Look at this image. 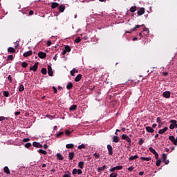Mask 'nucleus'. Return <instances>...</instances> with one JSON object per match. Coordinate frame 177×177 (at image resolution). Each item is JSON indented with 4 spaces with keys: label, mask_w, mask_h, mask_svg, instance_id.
<instances>
[{
    "label": "nucleus",
    "mask_w": 177,
    "mask_h": 177,
    "mask_svg": "<svg viewBox=\"0 0 177 177\" xmlns=\"http://www.w3.org/2000/svg\"><path fill=\"white\" fill-rule=\"evenodd\" d=\"M30 71H37L38 70V62L35 63V64L30 67Z\"/></svg>",
    "instance_id": "2"
},
{
    "label": "nucleus",
    "mask_w": 177,
    "mask_h": 177,
    "mask_svg": "<svg viewBox=\"0 0 177 177\" xmlns=\"http://www.w3.org/2000/svg\"><path fill=\"white\" fill-rule=\"evenodd\" d=\"M138 158H139V156L138 155H134L129 158V161H133V160H136Z\"/></svg>",
    "instance_id": "20"
},
{
    "label": "nucleus",
    "mask_w": 177,
    "mask_h": 177,
    "mask_svg": "<svg viewBox=\"0 0 177 177\" xmlns=\"http://www.w3.org/2000/svg\"><path fill=\"white\" fill-rule=\"evenodd\" d=\"M93 156L95 158H100V155L97 153H95L93 154Z\"/></svg>",
    "instance_id": "46"
},
{
    "label": "nucleus",
    "mask_w": 177,
    "mask_h": 177,
    "mask_svg": "<svg viewBox=\"0 0 177 177\" xmlns=\"http://www.w3.org/2000/svg\"><path fill=\"white\" fill-rule=\"evenodd\" d=\"M64 133V132L61 131L59 133L57 134V138H59V136H62V135H63Z\"/></svg>",
    "instance_id": "56"
},
{
    "label": "nucleus",
    "mask_w": 177,
    "mask_h": 177,
    "mask_svg": "<svg viewBox=\"0 0 177 177\" xmlns=\"http://www.w3.org/2000/svg\"><path fill=\"white\" fill-rule=\"evenodd\" d=\"M48 73L50 77H53V71L52 70V66H50V65L48 66Z\"/></svg>",
    "instance_id": "8"
},
{
    "label": "nucleus",
    "mask_w": 177,
    "mask_h": 177,
    "mask_svg": "<svg viewBox=\"0 0 177 177\" xmlns=\"http://www.w3.org/2000/svg\"><path fill=\"white\" fill-rule=\"evenodd\" d=\"M142 143H145V140H143L142 138H140L138 141V145H140V146H142Z\"/></svg>",
    "instance_id": "45"
},
{
    "label": "nucleus",
    "mask_w": 177,
    "mask_h": 177,
    "mask_svg": "<svg viewBox=\"0 0 177 177\" xmlns=\"http://www.w3.org/2000/svg\"><path fill=\"white\" fill-rule=\"evenodd\" d=\"M117 176H118V174L117 173H112L109 176V177H117Z\"/></svg>",
    "instance_id": "42"
},
{
    "label": "nucleus",
    "mask_w": 177,
    "mask_h": 177,
    "mask_svg": "<svg viewBox=\"0 0 177 177\" xmlns=\"http://www.w3.org/2000/svg\"><path fill=\"white\" fill-rule=\"evenodd\" d=\"M32 145H33L34 147H38V148L44 147V146H42V145H41V143H39V142H33Z\"/></svg>",
    "instance_id": "12"
},
{
    "label": "nucleus",
    "mask_w": 177,
    "mask_h": 177,
    "mask_svg": "<svg viewBox=\"0 0 177 177\" xmlns=\"http://www.w3.org/2000/svg\"><path fill=\"white\" fill-rule=\"evenodd\" d=\"M8 81H10V82H12V76L10 75H8Z\"/></svg>",
    "instance_id": "60"
},
{
    "label": "nucleus",
    "mask_w": 177,
    "mask_h": 177,
    "mask_svg": "<svg viewBox=\"0 0 177 177\" xmlns=\"http://www.w3.org/2000/svg\"><path fill=\"white\" fill-rule=\"evenodd\" d=\"M3 171L7 174V175H10V170H9V167H8V166L4 167Z\"/></svg>",
    "instance_id": "19"
},
{
    "label": "nucleus",
    "mask_w": 177,
    "mask_h": 177,
    "mask_svg": "<svg viewBox=\"0 0 177 177\" xmlns=\"http://www.w3.org/2000/svg\"><path fill=\"white\" fill-rule=\"evenodd\" d=\"M20 114H21L20 111H17V112L15 113V115H20Z\"/></svg>",
    "instance_id": "64"
},
{
    "label": "nucleus",
    "mask_w": 177,
    "mask_h": 177,
    "mask_svg": "<svg viewBox=\"0 0 177 177\" xmlns=\"http://www.w3.org/2000/svg\"><path fill=\"white\" fill-rule=\"evenodd\" d=\"M5 120H8V118L0 116V121H3Z\"/></svg>",
    "instance_id": "53"
},
{
    "label": "nucleus",
    "mask_w": 177,
    "mask_h": 177,
    "mask_svg": "<svg viewBox=\"0 0 177 177\" xmlns=\"http://www.w3.org/2000/svg\"><path fill=\"white\" fill-rule=\"evenodd\" d=\"M141 26L140 25H136L133 28L131 29L130 31H127L126 32L131 34V32H132L133 31H135L136 30V28H140Z\"/></svg>",
    "instance_id": "15"
},
{
    "label": "nucleus",
    "mask_w": 177,
    "mask_h": 177,
    "mask_svg": "<svg viewBox=\"0 0 177 177\" xmlns=\"http://www.w3.org/2000/svg\"><path fill=\"white\" fill-rule=\"evenodd\" d=\"M7 60H13V55H8Z\"/></svg>",
    "instance_id": "50"
},
{
    "label": "nucleus",
    "mask_w": 177,
    "mask_h": 177,
    "mask_svg": "<svg viewBox=\"0 0 177 177\" xmlns=\"http://www.w3.org/2000/svg\"><path fill=\"white\" fill-rule=\"evenodd\" d=\"M122 169V166H116V167H114L111 169H110V172H114L115 171L118 170V171H120Z\"/></svg>",
    "instance_id": "4"
},
{
    "label": "nucleus",
    "mask_w": 177,
    "mask_h": 177,
    "mask_svg": "<svg viewBox=\"0 0 177 177\" xmlns=\"http://www.w3.org/2000/svg\"><path fill=\"white\" fill-rule=\"evenodd\" d=\"M25 147H26L27 149H28V147H31V143L27 142L26 144H25Z\"/></svg>",
    "instance_id": "47"
},
{
    "label": "nucleus",
    "mask_w": 177,
    "mask_h": 177,
    "mask_svg": "<svg viewBox=\"0 0 177 177\" xmlns=\"http://www.w3.org/2000/svg\"><path fill=\"white\" fill-rule=\"evenodd\" d=\"M146 131H147V132H149V133H154V129H153V128L151 127H147Z\"/></svg>",
    "instance_id": "16"
},
{
    "label": "nucleus",
    "mask_w": 177,
    "mask_h": 177,
    "mask_svg": "<svg viewBox=\"0 0 177 177\" xmlns=\"http://www.w3.org/2000/svg\"><path fill=\"white\" fill-rule=\"evenodd\" d=\"M143 31H144L145 32H146L147 34H148L149 32H150V30H149V28H145L143 29Z\"/></svg>",
    "instance_id": "52"
},
{
    "label": "nucleus",
    "mask_w": 177,
    "mask_h": 177,
    "mask_svg": "<svg viewBox=\"0 0 177 177\" xmlns=\"http://www.w3.org/2000/svg\"><path fill=\"white\" fill-rule=\"evenodd\" d=\"M38 152L41 154H44V156H46L48 154V152L44 149H39Z\"/></svg>",
    "instance_id": "27"
},
{
    "label": "nucleus",
    "mask_w": 177,
    "mask_h": 177,
    "mask_svg": "<svg viewBox=\"0 0 177 177\" xmlns=\"http://www.w3.org/2000/svg\"><path fill=\"white\" fill-rule=\"evenodd\" d=\"M3 96H5V97H9V91H4Z\"/></svg>",
    "instance_id": "43"
},
{
    "label": "nucleus",
    "mask_w": 177,
    "mask_h": 177,
    "mask_svg": "<svg viewBox=\"0 0 177 177\" xmlns=\"http://www.w3.org/2000/svg\"><path fill=\"white\" fill-rule=\"evenodd\" d=\"M70 111H74L75 110H77V105L76 104H73L72 106H71V107L69 108Z\"/></svg>",
    "instance_id": "24"
},
{
    "label": "nucleus",
    "mask_w": 177,
    "mask_h": 177,
    "mask_svg": "<svg viewBox=\"0 0 177 177\" xmlns=\"http://www.w3.org/2000/svg\"><path fill=\"white\" fill-rule=\"evenodd\" d=\"M129 171H133V166H131L128 168Z\"/></svg>",
    "instance_id": "63"
},
{
    "label": "nucleus",
    "mask_w": 177,
    "mask_h": 177,
    "mask_svg": "<svg viewBox=\"0 0 177 177\" xmlns=\"http://www.w3.org/2000/svg\"><path fill=\"white\" fill-rule=\"evenodd\" d=\"M122 139L123 140H127V142H128L129 143H131V138H129V136H128L125 134L122 135Z\"/></svg>",
    "instance_id": "5"
},
{
    "label": "nucleus",
    "mask_w": 177,
    "mask_h": 177,
    "mask_svg": "<svg viewBox=\"0 0 177 177\" xmlns=\"http://www.w3.org/2000/svg\"><path fill=\"white\" fill-rule=\"evenodd\" d=\"M75 73H78V70L73 69L72 71H71V75H72V77H74L75 75Z\"/></svg>",
    "instance_id": "30"
},
{
    "label": "nucleus",
    "mask_w": 177,
    "mask_h": 177,
    "mask_svg": "<svg viewBox=\"0 0 177 177\" xmlns=\"http://www.w3.org/2000/svg\"><path fill=\"white\" fill-rule=\"evenodd\" d=\"M57 160H60L61 161H63V160H64V157L60 153H57Z\"/></svg>",
    "instance_id": "17"
},
{
    "label": "nucleus",
    "mask_w": 177,
    "mask_h": 177,
    "mask_svg": "<svg viewBox=\"0 0 177 177\" xmlns=\"http://www.w3.org/2000/svg\"><path fill=\"white\" fill-rule=\"evenodd\" d=\"M73 175H77V169H73L72 171Z\"/></svg>",
    "instance_id": "48"
},
{
    "label": "nucleus",
    "mask_w": 177,
    "mask_h": 177,
    "mask_svg": "<svg viewBox=\"0 0 177 177\" xmlns=\"http://www.w3.org/2000/svg\"><path fill=\"white\" fill-rule=\"evenodd\" d=\"M77 174H78V175H81V174H82V170H81L80 169H78Z\"/></svg>",
    "instance_id": "59"
},
{
    "label": "nucleus",
    "mask_w": 177,
    "mask_h": 177,
    "mask_svg": "<svg viewBox=\"0 0 177 177\" xmlns=\"http://www.w3.org/2000/svg\"><path fill=\"white\" fill-rule=\"evenodd\" d=\"M156 122H157L158 124H161V118L158 117L157 119H156Z\"/></svg>",
    "instance_id": "54"
},
{
    "label": "nucleus",
    "mask_w": 177,
    "mask_h": 177,
    "mask_svg": "<svg viewBox=\"0 0 177 177\" xmlns=\"http://www.w3.org/2000/svg\"><path fill=\"white\" fill-rule=\"evenodd\" d=\"M77 149H79V150H81L82 149H85V145L82 144L81 145H79L77 147Z\"/></svg>",
    "instance_id": "39"
},
{
    "label": "nucleus",
    "mask_w": 177,
    "mask_h": 177,
    "mask_svg": "<svg viewBox=\"0 0 177 177\" xmlns=\"http://www.w3.org/2000/svg\"><path fill=\"white\" fill-rule=\"evenodd\" d=\"M23 142H30V138H24Z\"/></svg>",
    "instance_id": "61"
},
{
    "label": "nucleus",
    "mask_w": 177,
    "mask_h": 177,
    "mask_svg": "<svg viewBox=\"0 0 177 177\" xmlns=\"http://www.w3.org/2000/svg\"><path fill=\"white\" fill-rule=\"evenodd\" d=\"M67 52H71V47H70L69 46H65V49L62 52L63 56H64V55H66Z\"/></svg>",
    "instance_id": "3"
},
{
    "label": "nucleus",
    "mask_w": 177,
    "mask_h": 177,
    "mask_svg": "<svg viewBox=\"0 0 177 177\" xmlns=\"http://www.w3.org/2000/svg\"><path fill=\"white\" fill-rule=\"evenodd\" d=\"M47 46H50L52 45V41L50 40H48L46 43Z\"/></svg>",
    "instance_id": "55"
},
{
    "label": "nucleus",
    "mask_w": 177,
    "mask_h": 177,
    "mask_svg": "<svg viewBox=\"0 0 177 177\" xmlns=\"http://www.w3.org/2000/svg\"><path fill=\"white\" fill-rule=\"evenodd\" d=\"M46 117H48V118H49L50 120H53V118H55V117L49 115H47Z\"/></svg>",
    "instance_id": "58"
},
{
    "label": "nucleus",
    "mask_w": 177,
    "mask_h": 177,
    "mask_svg": "<svg viewBox=\"0 0 177 177\" xmlns=\"http://www.w3.org/2000/svg\"><path fill=\"white\" fill-rule=\"evenodd\" d=\"M167 131H168V127H165L163 129H160L158 131V133L160 135H162V133H165V132H167Z\"/></svg>",
    "instance_id": "14"
},
{
    "label": "nucleus",
    "mask_w": 177,
    "mask_h": 177,
    "mask_svg": "<svg viewBox=\"0 0 177 177\" xmlns=\"http://www.w3.org/2000/svg\"><path fill=\"white\" fill-rule=\"evenodd\" d=\"M19 92H23V91H24V86L23 84H21L19 86Z\"/></svg>",
    "instance_id": "38"
},
{
    "label": "nucleus",
    "mask_w": 177,
    "mask_h": 177,
    "mask_svg": "<svg viewBox=\"0 0 177 177\" xmlns=\"http://www.w3.org/2000/svg\"><path fill=\"white\" fill-rule=\"evenodd\" d=\"M106 168H107V166H106V165L98 167L97 168V171L100 172V171H104V169H106Z\"/></svg>",
    "instance_id": "28"
},
{
    "label": "nucleus",
    "mask_w": 177,
    "mask_h": 177,
    "mask_svg": "<svg viewBox=\"0 0 177 177\" xmlns=\"http://www.w3.org/2000/svg\"><path fill=\"white\" fill-rule=\"evenodd\" d=\"M145 8H140V10L137 12L138 16H142V15H145Z\"/></svg>",
    "instance_id": "10"
},
{
    "label": "nucleus",
    "mask_w": 177,
    "mask_h": 177,
    "mask_svg": "<svg viewBox=\"0 0 177 177\" xmlns=\"http://www.w3.org/2000/svg\"><path fill=\"white\" fill-rule=\"evenodd\" d=\"M107 149H108L109 156H113V147H111V145H108Z\"/></svg>",
    "instance_id": "11"
},
{
    "label": "nucleus",
    "mask_w": 177,
    "mask_h": 177,
    "mask_svg": "<svg viewBox=\"0 0 177 177\" xmlns=\"http://www.w3.org/2000/svg\"><path fill=\"white\" fill-rule=\"evenodd\" d=\"M57 7H59V3H58L54 2L51 5L52 9H56V8H57Z\"/></svg>",
    "instance_id": "25"
},
{
    "label": "nucleus",
    "mask_w": 177,
    "mask_h": 177,
    "mask_svg": "<svg viewBox=\"0 0 177 177\" xmlns=\"http://www.w3.org/2000/svg\"><path fill=\"white\" fill-rule=\"evenodd\" d=\"M140 160H142V161H150L151 160V158L150 157H141Z\"/></svg>",
    "instance_id": "29"
},
{
    "label": "nucleus",
    "mask_w": 177,
    "mask_h": 177,
    "mask_svg": "<svg viewBox=\"0 0 177 177\" xmlns=\"http://www.w3.org/2000/svg\"><path fill=\"white\" fill-rule=\"evenodd\" d=\"M149 151H151V153H152L153 154H156L157 153V151H156V149H154L153 147H149Z\"/></svg>",
    "instance_id": "34"
},
{
    "label": "nucleus",
    "mask_w": 177,
    "mask_h": 177,
    "mask_svg": "<svg viewBox=\"0 0 177 177\" xmlns=\"http://www.w3.org/2000/svg\"><path fill=\"white\" fill-rule=\"evenodd\" d=\"M113 142L114 143H118L120 142V138H118V136H114L113 138Z\"/></svg>",
    "instance_id": "21"
},
{
    "label": "nucleus",
    "mask_w": 177,
    "mask_h": 177,
    "mask_svg": "<svg viewBox=\"0 0 177 177\" xmlns=\"http://www.w3.org/2000/svg\"><path fill=\"white\" fill-rule=\"evenodd\" d=\"M66 89L70 90L73 89V83L72 82H68L67 86H66Z\"/></svg>",
    "instance_id": "26"
},
{
    "label": "nucleus",
    "mask_w": 177,
    "mask_h": 177,
    "mask_svg": "<svg viewBox=\"0 0 177 177\" xmlns=\"http://www.w3.org/2000/svg\"><path fill=\"white\" fill-rule=\"evenodd\" d=\"M75 42L78 44V42H81V37H77L75 39Z\"/></svg>",
    "instance_id": "51"
},
{
    "label": "nucleus",
    "mask_w": 177,
    "mask_h": 177,
    "mask_svg": "<svg viewBox=\"0 0 177 177\" xmlns=\"http://www.w3.org/2000/svg\"><path fill=\"white\" fill-rule=\"evenodd\" d=\"M8 52H9V53H15V52H16V50L13 48V47H9L8 48Z\"/></svg>",
    "instance_id": "23"
},
{
    "label": "nucleus",
    "mask_w": 177,
    "mask_h": 177,
    "mask_svg": "<svg viewBox=\"0 0 177 177\" xmlns=\"http://www.w3.org/2000/svg\"><path fill=\"white\" fill-rule=\"evenodd\" d=\"M74 152H70L68 155L69 160H73L74 158Z\"/></svg>",
    "instance_id": "32"
},
{
    "label": "nucleus",
    "mask_w": 177,
    "mask_h": 177,
    "mask_svg": "<svg viewBox=\"0 0 177 177\" xmlns=\"http://www.w3.org/2000/svg\"><path fill=\"white\" fill-rule=\"evenodd\" d=\"M38 57L40 59H45L46 57V53L44 52H39Z\"/></svg>",
    "instance_id": "9"
},
{
    "label": "nucleus",
    "mask_w": 177,
    "mask_h": 177,
    "mask_svg": "<svg viewBox=\"0 0 177 177\" xmlns=\"http://www.w3.org/2000/svg\"><path fill=\"white\" fill-rule=\"evenodd\" d=\"M65 133H66V135H67V136H70V135H71V131H70L68 130H66Z\"/></svg>",
    "instance_id": "49"
},
{
    "label": "nucleus",
    "mask_w": 177,
    "mask_h": 177,
    "mask_svg": "<svg viewBox=\"0 0 177 177\" xmlns=\"http://www.w3.org/2000/svg\"><path fill=\"white\" fill-rule=\"evenodd\" d=\"M53 89L54 91V93H57V88H56V87L53 86Z\"/></svg>",
    "instance_id": "57"
},
{
    "label": "nucleus",
    "mask_w": 177,
    "mask_h": 177,
    "mask_svg": "<svg viewBox=\"0 0 177 177\" xmlns=\"http://www.w3.org/2000/svg\"><path fill=\"white\" fill-rule=\"evenodd\" d=\"M169 139L172 142V143L175 145L177 146V137L175 138V136H169Z\"/></svg>",
    "instance_id": "1"
},
{
    "label": "nucleus",
    "mask_w": 177,
    "mask_h": 177,
    "mask_svg": "<svg viewBox=\"0 0 177 177\" xmlns=\"http://www.w3.org/2000/svg\"><path fill=\"white\" fill-rule=\"evenodd\" d=\"M66 173L67 174H64V175L63 176V177H71V173L70 171H66Z\"/></svg>",
    "instance_id": "36"
},
{
    "label": "nucleus",
    "mask_w": 177,
    "mask_h": 177,
    "mask_svg": "<svg viewBox=\"0 0 177 177\" xmlns=\"http://www.w3.org/2000/svg\"><path fill=\"white\" fill-rule=\"evenodd\" d=\"M84 162L82 161L79 162L78 167L79 168H81L82 169L84 168Z\"/></svg>",
    "instance_id": "33"
},
{
    "label": "nucleus",
    "mask_w": 177,
    "mask_h": 177,
    "mask_svg": "<svg viewBox=\"0 0 177 177\" xmlns=\"http://www.w3.org/2000/svg\"><path fill=\"white\" fill-rule=\"evenodd\" d=\"M66 147V149H73L74 147V144H67Z\"/></svg>",
    "instance_id": "35"
},
{
    "label": "nucleus",
    "mask_w": 177,
    "mask_h": 177,
    "mask_svg": "<svg viewBox=\"0 0 177 177\" xmlns=\"http://www.w3.org/2000/svg\"><path fill=\"white\" fill-rule=\"evenodd\" d=\"M130 12H131L132 13L136 12V6H132V7L130 8Z\"/></svg>",
    "instance_id": "37"
},
{
    "label": "nucleus",
    "mask_w": 177,
    "mask_h": 177,
    "mask_svg": "<svg viewBox=\"0 0 177 177\" xmlns=\"http://www.w3.org/2000/svg\"><path fill=\"white\" fill-rule=\"evenodd\" d=\"M170 122L171 124L169 125V128L171 129H174L175 128V125L176 124L177 121L176 120H170Z\"/></svg>",
    "instance_id": "6"
},
{
    "label": "nucleus",
    "mask_w": 177,
    "mask_h": 177,
    "mask_svg": "<svg viewBox=\"0 0 177 177\" xmlns=\"http://www.w3.org/2000/svg\"><path fill=\"white\" fill-rule=\"evenodd\" d=\"M58 9H59V11L61 12V13H63V12H64V10L66 9V6L61 5L58 8Z\"/></svg>",
    "instance_id": "22"
},
{
    "label": "nucleus",
    "mask_w": 177,
    "mask_h": 177,
    "mask_svg": "<svg viewBox=\"0 0 177 177\" xmlns=\"http://www.w3.org/2000/svg\"><path fill=\"white\" fill-rule=\"evenodd\" d=\"M154 156H155V158H156V160H158V153H154Z\"/></svg>",
    "instance_id": "62"
},
{
    "label": "nucleus",
    "mask_w": 177,
    "mask_h": 177,
    "mask_svg": "<svg viewBox=\"0 0 177 177\" xmlns=\"http://www.w3.org/2000/svg\"><path fill=\"white\" fill-rule=\"evenodd\" d=\"M21 66H22V67H24V68H26V67H27V66H28V64H27V62H22Z\"/></svg>",
    "instance_id": "44"
},
{
    "label": "nucleus",
    "mask_w": 177,
    "mask_h": 177,
    "mask_svg": "<svg viewBox=\"0 0 177 177\" xmlns=\"http://www.w3.org/2000/svg\"><path fill=\"white\" fill-rule=\"evenodd\" d=\"M31 55H32V50H29L24 53V57H28V56H31Z\"/></svg>",
    "instance_id": "18"
},
{
    "label": "nucleus",
    "mask_w": 177,
    "mask_h": 177,
    "mask_svg": "<svg viewBox=\"0 0 177 177\" xmlns=\"http://www.w3.org/2000/svg\"><path fill=\"white\" fill-rule=\"evenodd\" d=\"M163 97H165L166 99H169L171 97V93L169 91H165L162 93Z\"/></svg>",
    "instance_id": "7"
},
{
    "label": "nucleus",
    "mask_w": 177,
    "mask_h": 177,
    "mask_svg": "<svg viewBox=\"0 0 177 177\" xmlns=\"http://www.w3.org/2000/svg\"><path fill=\"white\" fill-rule=\"evenodd\" d=\"M162 161H165V160H167V154L165 153L162 154Z\"/></svg>",
    "instance_id": "41"
},
{
    "label": "nucleus",
    "mask_w": 177,
    "mask_h": 177,
    "mask_svg": "<svg viewBox=\"0 0 177 177\" xmlns=\"http://www.w3.org/2000/svg\"><path fill=\"white\" fill-rule=\"evenodd\" d=\"M160 165H161V160L160 159H158L156 160V166L157 167H160Z\"/></svg>",
    "instance_id": "40"
},
{
    "label": "nucleus",
    "mask_w": 177,
    "mask_h": 177,
    "mask_svg": "<svg viewBox=\"0 0 177 177\" xmlns=\"http://www.w3.org/2000/svg\"><path fill=\"white\" fill-rule=\"evenodd\" d=\"M41 73H43L44 75H46V74L48 73V71L46 68H42L41 70Z\"/></svg>",
    "instance_id": "31"
},
{
    "label": "nucleus",
    "mask_w": 177,
    "mask_h": 177,
    "mask_svg": "<svg viewBox=\"0 0 177 177\" xmlns=\"http://www.w3.org/2000/svg\"><path fill=\"white\" fill-rule=\"evenodd\" d=\"M81 78H82V74L77 75L75 78V82H80L81 81Z\"/></svg>",
    "instance_id": "13"
}]
</instances>
